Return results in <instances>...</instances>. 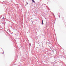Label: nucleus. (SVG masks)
Listing matches in <instances>:
<instances>
[{
  "label": "nucleus",
  "mask_w": 66,
  "mask_h": 66,
  "mask_svg": "<svg viewBox=\"0 0 66 66\" xmlns=\"http://www.w3.org/2000/svg\"><path fill=\"white\" fill-rule=\"evenodd\" d=\"M32 1L33 2H34V3H35V2L34 1V0H32Z\"/></svg>",
  "instance_id": "nucleus-1"
},
{
  "label": "nucleus",
  "mask_w": 66,
  "mask_h": 66,
  "mask_svg": "<svg viewBox=\"0 0 66 66\" xmlns=\"http://www.w3.org/2000/svg\"><path fill=\"white\" fill-rule=\"evenodd\" d=\"M42 23L43 24V20H42Z\"/></svg>",
  "instance_id": "nucleus-2"
},
{
  "label": "nucleus",
  "mask_w": 66,
  "mask_h": 66,
  "mask_svg": "<svg viewBox=\"0 0 66 66\" xmlns=\"http://www.w3.org/2000/svg\"><path fill=\"white\" fill-rule=\"evenodd\" d=\"M4 19V18H3V19Z\"/></svg>",
  "instance_id": "nucleus-3"
}]
</instances>
